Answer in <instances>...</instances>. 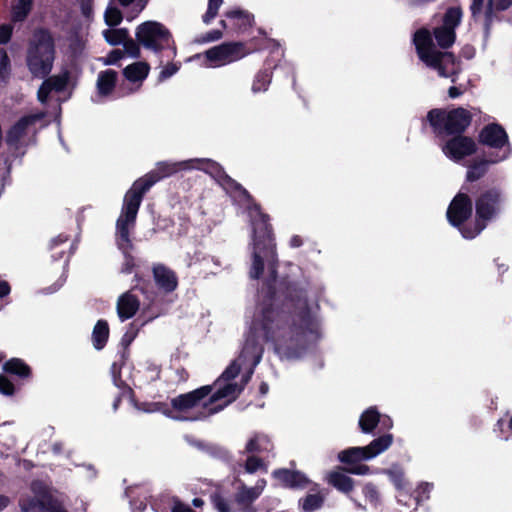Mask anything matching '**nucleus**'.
Here are the masks:
<instances>
[{
  "label": "nucleus",
  "instance_id": "nucleus-37",
  "mask_svg": "<svg viewBox=\"0 0 512 512\" xmlns=\"http://www.w3.org/2000/svg\"><path fill=\"white\" fill-rule=\"evenodd\" d=\"M122 7H129L132 5L130 10V16L128 19H133L140 14L147 6L149 0H116Z\"/></svg>",
  "mask_w": 512,
  "mask_h": 512
},
{
  "label": "nucleus",
  "instance_id": "nucleus-5",
  "mask_svg": "<svg viewBox=\"0 0 512 512\" xmlns=\"http://www.w3.org/2000/svg\"><path fill=\"white\" fill-rule=\"evenodd\" d=\"M471 119L470 112L461 107L450 111L433 109L427 114V120L438 134L461 133L470 125Z\"/></svg>",
  "mask_w": 512,
  "mask_h": 512
},
{
  "label": "nucleus",
  "instance_id": "nucleus-41",
  "mask_svg": "<svg viewBox=\"0 0 512 512\" xmlns=\"http://www.w3.org/2000/svg\"><path fill=\"white\" fill-rule=\"evenodd\" d=\"M363 495L365 499L372 504L373 506H377L380 504V493L373 483H367L363 487Z\"/></svg>",
  "mask_w": 512,
  "mask_h": 512
},
{
  "label": "nucleus",
  "instance_id": "nucleus-54",
  "mask_svg": "<svg viewBox=\"0 0 512 512\" xmlns=\"http://www.w3.org/2000/svg\"><path fill=\"white\" fill-rule=\"evenodd\" d=\"M256 498V495L254 494L252 489H247L241 493H238L236 495V501L239 504H249L252 503Z\"/></svg>",
  "mask_w": 512,
  "mask_h": 512
},
{
  "label": "nucleus",
  "instance_id": "nucleus-42",
  "mask_svg": "<svg viewBox=\"0 0 512 512\" xmlns=\"http://www.w3.org/2000/svg\"><path fill=\"white\" fill-rule=\"evenodd\" d=\"M223 0H209L206 13L203 15V22L209 24L218 14Z\"/></svg>",
  "mask_w": 512,
  "mask_h": 512
},
{
  "label": "nucleus",
  "instance_id": "nucleus-11",
  "mask_svg": "<svg viewBox=\"0 0 512 512\" xmlns=\"http://www.w3.org/2000/svg\"><path fill=\"white\" fill-rule=\"evenodd\" d=\"M251 219L253 242L256 249H260L261 245L270 244L272 241V226L269 223V216L261 210L257 204H253L248 209Z\"/></svg>",
  "mask_w": 512,
  "mask_h": 512
},
{
  "label": "nucleus",
  "instance_id": "nucleus-47",
  "mask_svg": "<svg viewBox=\"0 0 512 512\" xmlns=\"http://www.w3.org/2000/svg\"><path fill=\"white\" fill-rule=\"evenodd\" d=\"M512 4V0H489L487 7V18L492 16L494 7L496 10H505Z\"/></svg>",
  "mask_w": 512,
  "mask_h": 512
},
{
  "label": "nucleus",
  "instance_id": "nucleus-9",
  "mask_svg": "<svg viewBox=\"0 0 512 512\" xmlns=\"http://www.w3.org/2000/svg\"><path fill=\"white\" fill-rule=\"evenodd\" d=\"M136 39L145 48L159 51L169 46L171 34L163 24L146 21L137 27Z\"/></svg>",
  "mask_w": 512,
  "mask_h": 512
},
{
  "label": "nucleus",
  "instance_id": "nucleus-4",
  "mask_svg": "<svg viewBox=\"0 0 512 512\" xmlns=\"http://www.w3.org/2000/svg\"><path fill=\"white\" fill-rule=\"evenodd\" d=\"M55 58V46L52 36L45 31L34 35L27 53V65L35 77H44L50 73Z\"/></svg>",
  "mask_w": 512,
  "mask_h": 512
},
{
  "label": "nucleus",
  "instance_id": "nucleus-7",
  "mask_svg": "<svg viewBox=\"0 0 512 512\" xmlns=\"http://www.w3.org/2000/svg\"><path fill=\"white\" fill-rule=\"evenodd\" d=\"M239 359L244 363H249L251 368L245 375L242 376L241 383H226L223 387H219L216 391L203 402V409L206 412V416L216 414L223 410L228 404L236 400L239 394L244 390L245 385L250 381L253 369L256 366H252L251 361L245 360L239 355Z\"/></svg>",
  "mask_w": 512,
  "mask_h": 512
},
{
  "label": "nucleus",
  "instance_id": "nucleus-1",
  "mask_svg": "<svg viewBox=\"0 0 512 512\" xmlns=\"http://www.w3.org/2000/svg\"><path fill=\"white\" fill-rule=\"evenodd\" d=\"M319 338L318 322H250L241 357L257 366L263 344L270 343L281 359L299 360L314 349Z\"/></svg>",
  "mask_w": 512,
  "mask_h": 512
},
{
  "label": "nucleus",
  "instance_id": "nucleus-29",
  "mask_svg": "<svg viewBox=\"0 0 512 512\" xmlns=\"http://www.w3.org/2000/svg\"><path fill=\"white\" fill-rule=\"evenodd\" d=\"M137 322H130L127 330L125 331L124 335L121 338L120 345L123 348V351L121 353V365H124L126 360L129 357V346L131 343L135 340L137 337L140 327L136 324Z\"/></svg>",
  "mask_w": 512,
  "mask_h": 512
},
{
  "label": "nucleus",
  "instance_id": "nucleus-64",
  "mask_svg": "<svg viewBox=\"0 0 512 512\" xmlns=\"http://www.w3.org/2000/svg\"><path fill=\"white\" fill-rule=\"evenodd\" d=\"M380 423L383 428H387V429H390L393 424L391 418L388 416L381 417Z\"/></svg>",
  "mask_w": 512,
  "mask_h": 512
},
{
  "label": "nucleus",
  "instance_id": "nucleus-17",
  "mask_svg": "<svg viewBox=\"0 0 512 512\" xmlns=\"http://www.w3.org/2000/svg\"><path fill=\"white\" fill-rule=\"evenodd\" d=\"M70 79L68 71H63L58 75H54L46 79L38 90V99L44 103L47 101L51 91H62L67 86Z\"/></svg>",
  "mask_w": 512,
  "mask_h": 512
},
{
  "label": "nucleus",
  "instance_id": "nucleus-40",
  "mask_svg": "<svg viewBox=\"0 0 512 512\" xmlns=\"http://www.w3.org/2000/svg\"><path fill=\"white\" fill-rule=\"evenodd\" d=\"M104 19L108 26L114 27L121 23L123 15L120 9L110 5L104 13Z\"/></svg>",
  "mask_w": 512,
  "mask_h": 512
},
{
  "label": "nucleus",
  "instance_id": "nucleus-56",
  "mask_svg": "<svg viewBox=\"0 0 512 512\" xmlns=\"http://www.w3.org/2000/svg\"><path fill=\"white\" fill-rule=\"evenodd\" d=\"M12 34V28L9 25L0 26V44H4L9 41Z\"/></svg>",
  "mask_w": 512,
  "mask_h": 512
},
{
  "label": "nucleus",
  "instance_id": "nucleus-15",
  "mask_svg": "<svg viewBox=\"0 0 512 512\" xmlns=\"http://www.w3.org/2000/svg\"><path fill=\"white\" fill-rule=\"evenodd\" d=\"M442 150L446 156L458 161L474 154L476 143L472 138L460 135L448 140Z\"/></svg>",
  "mask_w": 512,
  "mask_h": 512
},
{
  "label": "nucleus",
  "instance_id": "nucleus-62",
  "mask_svg": "<svg viewBox=\"0 0 512 512\" xmlns=\"http://www.w3.org/2000/svg\"><path fill=\"white\" fill-rule=\"evenodd\" d=\"M484 0H473L471 10L473 15H476L481 11Z\"/></svg>",
  "mask_w": 512,
  "mask_h": 512
},
{
  "label": "nucleus",
  "instance_id": "nucleus-53",
  "mask_svg": "<svg viewBox=\"0 0 512 512\" xmlns=\"http://www.w3.org/2000/svg\"><path fill=\"white\" fill-rule=\"evenodd\" d=\"M264 465L262 459L256 456H249L245 463V470L252 474L259 470Z\"/></svg>",
  "mask_w": 512,
  "mask_h": 512
},
{
  "label": "nucleus",
  "instance_id": "nucleus-30",
  "mask_svg": "<svg viewBox=\"0 0 512 512\" xmlns=\"http://www.w3.org/2000/svg\"><path fill=\"white\" fill-rule=\"evenodd\" d=\"M150 67L146 62H135L128 65L124 71V76L131 82L143 81L149 74Z\"/></svg>",
  "mask_w": 512,
  "mask_h": 512
},
{
  "label": "nucleus",
  "instance_id": "nucleus-28",
  "mask_svg": "<svg viewBox=\"0 0 512 512\" xmlns=\"http://www.w3.org/2000/svg\"><path fill=\"white\" fill-rule=\"evenodd\" d=\"M109 334L108 322H96L91 335L93 347L96 350H102L107 344Z\"/></svg>",
  "mask_w": 512,
  "mask_h": 512
},
{
  "label": "nucleus",
  "instance_id": "nucleus-63",
  "mask_svg": "<svg viewBox=\"0 0 512 512\" xmlns=\"http://www.w3.org/2000/svg\"><path fill=\"white\" fill-rule=\"evenodd\" d=\"M10 502L11 500L8 496L0 494V512L5 510L9 506Z\"/></svg>",
  "mask_w": 512,
  "mask_h": 512
},
{
  "label": "nucleus",
  "instance_id": "nucleus-51",
  "mask_svg": "<svg viewBox=\"0 0 512 512\" xmlns=\"http://www.w3.org/2000/svg\"><path fill=\"white\" fill-rule=\"evenodd\" d=\"M264 270V263L261 256L255 252L253 257V263L251 268V276L253 278H258Z\"/></svg>",
  "mask_w": 512,
  "mask_h": 512
},
{
  "label": "nucleus",
  "instance_id": "nucleus-10",
  "mask_svg": "<svg viewBox=\"0 0 512 512\" xmlns=\"http://www.w3.org/2000/svg\"><path fill=\"white\" fill-rule=\"evenodd\" d=\"M250 51L241 42L223 43L205 52L206 58L214 66H222L238 61L247 56Z\"/></svg>",
  "mask_w": 512,
  "mask_h": 512
},
{
  "label": "nucleus",
  "instance_id": "nucleus-59",
  "mask_svg": "<svg viewBox=\"0 0 512 512\" xmlns=\"http://www.w3.org/2000/svg\"><path fill=\"white\" fill-rule=\"evenodd\" d=\"M222 35L220 30H213L205 36L204 40L207 42L216 41L222 38Z\"/></svg>",
  "mask_w": 512,
  "mask_h": 512
},
{
  "label": "nucleus",
  "instance_id": "nucleus-45",
  "mask_svg": "<svg viewBox=\"0 0 512 512\" xmlns=\"http://www.w3.org/2000/svg\"><path fill=\"white\" fill-rule=\"evenodd\" d=\"M116 366L117 364L116 363H113L112 365V371H113V378H114V384L118 387V388H121V389H124L125 391H127L130 395L131 398H134V391L133 389L127 385V383L121 379V373H120V369L123 365H119V369H118V372L116 373Z\"/></svg>",
  "mask_w": 512,
  "mask_h": 512
},
{
  "label": "nucleus",
  "instance_id": "nucleus-50",
  "mask_svg": "<svg viewBox=\"0 0 512 512\" xmlns=\"http://www.w3.org/2000/svg\"><path fill=\"white\" fill-rule=\"evenodd\" d=\"M124 57V52L120 49H115L109 52L105 57L101 59L104 65L116 64Z\"/></svg>",
  "mask_w": 512,
  "mask_h": 512
},
{
  "label": "nucleus",
  "instance_id": "nucleus-2",
  "mask_svg": "<svg viewBox=\"0 0 512 512\" xmlns=\"http://www.w3.org/2000/svg\"><path fill=\"white\" fill-rule=\"evenodd\" d=\"M201 160L181 162H160L156 168L137 179L124 196L121 214L116 223L118 246L126 251L131 248L130 231L134 227L137 213L144 194L159 180L179 171L195 168Z\"/></svg>",
  "mask_w": 512,
  "mask_h": 512
},
{
  "label": "nucleus",
  "instance_id": "nucleus-39",
  "mask_svg": "<svg viewBox=\"0 0 512 512\" xmlns=\"http://www.w3.org/2000/svg\"><path fill=\"white\" fill-rule=\"evenodd\" d=\"M386 474L388 475L390 481L393 483L397 490L400 491L405 489L407 481L405 479V475L402 469H389L386 471Z\"/></svg>",
  "mask_w": 512,
  "mask_h": 512
},
{
  "label": "nucleus",
  "instance_id": "nucleus-19",
  "mask_svg": "<svg viewBox=\"0 0 512 512\" xmlns=\"http://www.w3.org/2000/svg\"><path fill=\"white\" fill-rule=\"evenodd\" d=\"M480 142L491 147L500 148L507 142V134L497 124L486 126L480 133Z\"/></svg>",
  "mask_w": 512,
  "mask_h": 512
},
{
  "label": "nucleus",
  "instance_id": "nucleus-24",
  "mask_svg": "<svg viewBox=\"0 0 512 512\" xmlns=\"http://www.w3.org/2000/svg\"><path fill=\"white\" fill-rule=\"evenodd\" d=\"M328 483L338 491L348 494L354 488V480L341 471H332L328 475Z\"/></svg>",
  "mask_w": 512,
  "mask_h": 512
},
{
  "label": "nucleus",
  "instance_id": "nucleus-21",
  "mask_svg": "<svg viewBox=\"0 0 512 512\" xmlns=\"http://www.w3.org/2000/svg\"><path fill=\"white\" fill-rule=\"evenodd\" d=\"M2 370L7 376H15L21 380L29 379L32 376L30 366L20 358H11L7 360L3 364Z\"/></svg>",
  "mask_w": 512,
  "mask_h": 512
},
{
  "label": "nucleus",
  "instance_id": "nucleus-57",
  "mask_svg": "<svg viewBox=\"0 0 512 512\" xmlns=\"http://www.w3.org/2000/svg\"><path fill=\"white\" fill-rule=\"evenodd\" d=\"M430 489H431V485L429 483H421L419 486H418V489H417V496L415 497V500H416V506L419 505L420 503V494H425V493H429L430 492Z\"/></svg>",
  "mask_w": 512,
  "mask_h": 512
},
{
  "label": "nucleus",
  "instance_id": "nucleus-35",
  "mask_svg": "<svg viewBox=\"0 0 512 512\" xmlns=\"http://www.w3.org/2000/svg\"><path fill=\"white\" fill-rule=\"evenodd\" d=\"M302 509L307 512H312L320 509L324 504V497L317 494H308L300 500Z\"/></svg>",
  "mask_w": 512,
  "mask_h": 512
},
{
  "label": "nucleus",
  "instance_id": "nucleus-55",
  "mask_svg": "<svg viewBox=\"0 0 512 512\" xmlns=\"http://www.w3.org/2000/svg\"><path fill=\"white\" fill-rule=\"evenodd\" d=\"M132 400L134 401L135 407L144 412L156 411L158 409V406L161 405V403H148V402L138 403L134 400V398H132Z\"/></svg>",
  "mask_w": 512,
  "mask_h": 512
},
{
  "label": "nucleus",
  "instance_id": "nucleus-36",
  "mask_svg": "<svg viewBox=\"0 0 512 512\" xmlns=\"http://www.w3.org/2000/svg\"><path fill=\"white\" fill-rule=\"evenodd\" d=\"M32 7V0H18L13 7L12 18L14 21H22L29 14Z\"/></svg>",
  "mask_w": 512,
  "mask_h": 512
},
{
  "label": "nucleus",
  "instance_id": "nucleus-52",
  "mask_svg": "<svg viewBox=\"0 0 512 512\" xmlns=\"http://www.w3.org/2000/svg\"><path fill=\"white\" fill-rule=\"evenodd\" d=\"M339 469L342 471H345L347 473L355 474V475H366L370 471L369 466H367L365 464H360V462L357 464H354L350 467H339Z\"/></svg>",
  "mask_w": 512,
  "mask_h": 512
},
{
  "label": "nucleus",
  "instance_id": "nucleus-60",
  "mask_svg": "<svg viewBox=\"0 0 512 512\" xmlns=\"http://www.w3.org/2000/svg\"><path fill=\"white\" fill-rule=\"evenodd\" d=\"M226 16L228 18H232V19H247L248 18V16L240 10L229 11L226 13Z\"/></svg>",
  "mask_w": 512,
  "mask_h": 512
},
{
  "label": "nucleus",
  "instance_id": "nucleus-16",
  "mask_svg": "<svg viewBox=\"0 0 512 512\" xmlns=\"http://www.w3.org/2000/svg\"><path fill=\"white\" fill-rule=\"evenodd\" d=\"M44 118V113H34L19 119L8 131L7 142L10 144L18 142L25 136L36 122Z\"/></svg>",
  "mask_w": 512,
  "mask_h": 512
},
{
  "label": "nucleus",
  "instance_id": "nucleus-25",
  "mask_svg": "<svg viewBox=\"0 0 512 512\" xmlns=\"http://www.w3.org/2000/svg\"><path fill=\"white\" fill-rule=\"evenodd\" d=\"M392 443L393 435L390 433L383 434L373 439L367 446H364L369 460L386 451Z\"/></svg>",
  "mask_w": 512,
  "mask_h": 512
},
{
  "label": "nucleus",
  "instance_id": "nucleus-44",
  "mask_svg": "<svg viewBox=\"0 0 512 512\" xmlns=\"http://www.w3.org/2000/svg\"><path fill=\"white\" fill-rule=\"evenodd\" d=\"M15 384L6 374H0V393L5 396H13L15 394Z\"/></svg>",
  "mask_w": 512,
  "mask_h": 512
},
{
  "label": "nucleus",
  "instance_id": "nucleus-3",
  "mask_svg": "<svg viewBox=\"0 0 512 512\" xmlns=\"http://www.w3.org/2000/svg\"><path fill=\"white\" fill-rule=\"evenodd\" d=\"M413 42L419 58L429 67L438 71L441 77H451L458 73L459 65L451 53L433 48L431 33L426 28L417 30Z\"/></svg>",
  "mask_w": 512,
  "mask_h": 512
},
{
  "label": "nucleus",
  "instance_id": "nucleus-27",
  "mask_svg": "<svg viewBox=\"0 0 512 512\" xmlns=\"http://www.w3.org/2000/svg\"><path fill=\"white\" fill-rule=\"evenodd\" d=\"M117 81V73L114 70H105L100 72L97 79V90L102 96L111 94Z\"/></svg>",
  "mask_w": 512,
  "mask_h": 512
},
{
  "label": "nucleus",
  "instance_id": "nucleus-48",
  "mask_svg": "<svg viewBox=\"0 0 512 512\" xmlns=\"http://www.w3.org/2000/svg\"><path fill=\"white\" fill-rule=\"evenodd\" d=\"M124 46V54H128L131 57L138 58L140 56V48L137 42L131 38H126L122 43Z\"/></svg>",
  "mask_w": 512,
  "mask_h": 512
},
{
  "label": "nucleus",
  "instance_id": "nucleus-58",
  "mask_svg": "<svg viewBox=\"0 0 512 512\" xmlns=\"http://www.w3.org/2000/svg\"><path fill=\"white\" fill-rule=\"evenodd\" d=\"M171 512H195V511L192 508H190L188 505H185L182 502L178 501L173 506Z\"/></svg>",
  "mask_w": 512,
  "mask_h": 512
},
{
  "label": "nucleus",
  "instance_id": "nucleus-46",
  "mask_svg": "<svg viewBox=\"0 0 512 512\" xmlns=\"http://www.w3.org/2000/svg\"><path fill=\"white\" fill-rule=\"evenodd\" d=\"M486 173V163L476 164L467 172V180L470 182L476 181L483 177Z\"/></svg>",
  "mask_w": 512,
  "mask_h": 512
},
{
  "label": "nucleus",
  "instance_id": "nucleus-31",
  "mask_svg": "<svg viewBox=\"0 0 512 512\" xmlns=\"http://www.w3.org/2000/svg\"><path fill=\"white\" fill-rule=\"evenodd\" d=\"M273 449L271 440L263 434H255L246 444L245 450L248 453L269 452Z\"/></svg>",
  "mask_w": 512,
  "mask_h": 512
},
{
  "label": "nucleus",
  "instance_id": "nucleus-49",
  "mask_svg": "<svg viewBox=\"0 0 512 512\" xmlns=\"http://www.w3.org/2000/svg\"><path fill=\"white\" fill-rule=\"evenodd\" d=\"M9 59L4 49L0 48V81L5 82L8 77Z\"/></svg>",
  "mask_w": 512,
  "mask_h": 512
},
{
  "label": "nucleus",
  "instance_id": "nucleus-32",
  "mask_svg": "<svg viewBox=\"0 0 512 512\" xmlns=\"http://www.w3.org/2000/svg\"><path fill=\"white\" fill-rule=\"evenodd\" d=\"M210 502L218 512H232L230 500L221 488L215 489L210 494Z\"/></svg>",
  "mask_w": 512,
  "mask_h": 512
},
{
  "label": "nucleus",
  "instance_id": "nucleus-33",
  "mask_svg": "<svg viewBox=\"0 0 512 512\" xmlns=\"http://www.w3.org/2000/svg\"><path fill=\"white\" fill-rule=\"evenodd\" d=\"M241 365L237 363V361H232L230 365L222 372V374L217 378V380L212 385L213 388L223 387L222 383H232L231 381L235 379L240 373Z\"/></svg>",
  "mask_w": 512,
  "mask_h": 512
},
{
  "label": "nucleus",
  "instance_id": "nucleus-13",
  "mask_svg": "<svg viewBox=\"0 0 512 512\" xmlns=\"http://www.w3.org/2000/svg\"><path fill=\"white\" fill-rule=\"evenodd\" d=\"M212 385H204L193 391L180 394L171 399V407L178 412H186L199 406L205 398L213 393Z\"/></svg>",
  "mask_w": 512,
  "mask_h": 512
},
{
  "label": "nucleus",
  "instance_id": "nucleus-34",
  "mask_svg": "<svg viewBox=\"0 0 512 512\" xmlns=\"http://www.w3.org/2000/svg\"><path fill=\"white\" fill-rule=\"evenodd\" d=\"M128 36L129 32L126 28L106 29L103 31V37L110 45L122 44Z\"/></svg>",
  "mask_w": 512,
  "mask_h": 512
},
{
  "label": "nucleus",
  "instance_id": "nucleus-22",
  "mask_svg": "<svg viewBox=\"0 0 512 512\" xmlns=\"http://www.w3.org/2000/svg\"><path fill=\"white\" fill-rule=\"evenodd\" d=\"M381 415L378 409L374 406L369 407L362 412L359 418V428L365 434H371L375 428L380 424Z\"/></svg>",
  "mask_w": 512,
  "mask_h": 512
},
{
  "label": "nucleus",
  "instance_id": "nucleus-6",
  "mask_svg": "<svg viewBox=\"0 0 512 512\" xmlns=\"http://www.w3.org/2000/svg\"><path fill=\"white\" fill-rule=\"evenodd\" d=\"M501 195L491 189L481 193L476 199V222L473 229L465 227L462 234L465 238L472 239L477 236L485 227L489 220L493 219L500 210Z\"/></svg>",
  "mask_w": 512,
  "mask_h": 512
},
{
  "label": "nucleus",
  "instance_id": "nucleus-38",
  "mask_svg": "<svg viewBox=\"0 0 512 512\" xmlns=\"http://www.w3.org/2000/svg\"><path fill=\"white\" fill-rule=\"evenodd\" d=\"M271 82V74L267 71L259 72L253 81L252 91L254 93L264 92Z\"/></svg>",
  "mask_w": 512,
  "mask_h": 512
},
{
  "label": "nucleus",
  "instance_id": "nucleus-61",
  "mask_svg": "<svg viewBox=\"0 0 512 512\" xmlns=\"http://www.w3.org/2000/svg\"><path fill=\"white\" fill-rule=\"evenodd\" d=\"M10 293V286L8 282L0 280V297H4Z\"/></svg>",
  "mask_w": 512,
  "mask_h": 512
},
{
  "label": "nucleus",
  "instance_id": "nucleus-12",
  "mask_svg": "<svg viewBox=\"0 0 512 512\" xmlns=\"http://www.w3.org/2000/svg\"><path fill=\"white\" fill-rule=\"evenodd\" d=\"M461 18L462 11L460 8H449L443 17L442 26L434 29V37L441 48L447 49L454 44L456 39L455 28L460 24Z\"/></svg>",
  "mask_w": 512,
  "mask_h": 512
},
{
  "label": "nucleus",
  "instance_id": "nucleus-43",
  "mask_svg": "<svg viewBox=\"0 0 512 512\" xmlns=\"http://www.w3.org/2000/svg\"><path fill=\"white\" fill-rule=\"evenodd\" d=\"M87 37L85 34L83 36L74 35L70 38V49L74 55L81 53L86 46Z\"/></svg>",
  "mask_w": 512,
  "mask_h": 512
},
{
  "label": "nucleus",
  "instance_id": "nucleus-8",
  "mask_svg": "<svg viewBox=\"0 0 512 512\" xmlns=\"http://www.w3.org/2000/svg\"><path fill=\"white\" fill-rule=\"evenodd\" d=\"M31 490L34 496L19 499L21 512H67L62 502L54 497L42 482L34 481L31 484Z\"/></svg>",
  "mask_w": 512,
  "mask_h": 512
},
{
  "label": "nucleus",
  "instance_id": "nucleus-18",
  "mask_svg": "<svg viewBox=\"0 0 512 512\" xmlns=\"http://www.w3.org/2000/svg\"><path fill=\"white\" fill-rule=\"evenodd\" d=\"M272 475L285 487L289 488H304L309 483L308 478L302 472L297 470L281 468L274 470Z\"/></svg>",
  "mask_w": 512,
  "mask_h": 512
},
{
  "label": "nucleus",
  "instance_id": "nucleus-23",
  "mask_svg": "<svg viewBox=\"0 0 512 512\" xmlns=\"http://www.w3.org/2000/svg\"><path fill=\"white\" fill-rule=\"evenodd\" d=\"M139 309L138 299L130 292L124 293L118 300L117 310L122 318H131Z\"/></svg>",
  "mask_w": 512,
  "mask_h": 512
},
{
  "label": "nucleus",
  "instance_id": "nucleus-26",
  "mask_svg": "<svg viewBox=\"0 0 512 512\" xmlns=\"http://www.w3.org/2000/svg\"><path fill=\"white\" fill-rule=\"evenodd\" d=\"M338 459L341 463L347 465H354L361 461L369 460L365 447H350L338 454Z\"/></svg>",
  "mask_w": 512,
  "mask_h": 512
},
{
  "label": "nucleus",
  "instance_id": "nucleus-14",
  "mask_svg": "<svg viewBox=\"0 0 512 512\" xmlns=\"http://www.w3.org/2000/svg\"><path fill=\"white\" fill-rule=\"evenodd\" d=\"M472 214V201L465 193H458L451 201L447 218L449 222L455 226L461 225Z\"/></svg>",
  "mask_w": 512,
  "mask_h": 512
},
{
  "label": "nucleus",
  "instance_id": "nucleus-20",
  "mask_svg": "<svg viewBox=\"0 0 512 512\" xmlns=\"http://www.w3.org/2000/svg\"><path fill=\"white\" fill-rule=\"evenodd\" d=\"M153 276L157 286L166 292H171L177 287V277L168 267L157 264L153 267Z\"/></svg>",
  "mask_w": 512,
  "mask_h": 512
}]
</instances>
